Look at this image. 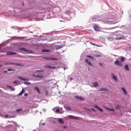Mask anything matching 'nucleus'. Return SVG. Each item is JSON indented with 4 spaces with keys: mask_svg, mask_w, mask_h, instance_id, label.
<instances>
[{
    "mask_svg": "<svg viewBox=\"0 0 131 131\" xmlns=\"http://www.w3.org/2000/svg\"><path fill=\"white\" fill-rule=\"evenodd\" d=\"M125 60V58L124 57H122L121 59H120V61H121V62H124Z\"/></svg>",
    "mask_w": 131,
    "mask_h": 131,
    "instance_id": "obj_34",
    "label": "nucleus"
},
{
    "mask_svg": "<svg viewBox=\"0 0 131 131\" xmlns=\"http://www.w3.org/2000/svg\"><path fill=\"white\" fill-rule=\"evenodd\" d=\"M63 127L64 128H67V127H66V126H64Z\"/></svg>",
    "mask_w": 131,
    "mask_h": 131,
    "instance_id": "obj_51",
    "label": "nucleus"
},
{
    "mask_svg": "<svg viewBox=\"0 0 131 131\" xmlns=\"http://www.w3.org/2000/svg\"><path fill=\"white\" fill-rule=\"evenodd\" d=\"M25 90L24 89H23L22 91L20 92V93L18 94V96H21V95H23L24 94Z\"/></svg>",
    "mask_w": 131,
    "mask_h": 131,
    "instance_id": "obj_29",
    "label": "nucleus"
},
{
    "mask_svg": "<svg viewBox=\"0 0 131 131\" xmlns=\"http://www.w3.org/2000/svg\"><path fill=\"white\" fill-rule=\"evenodd\" d=\"M108 21L107 22V23H110L111 24H115L116 23L115 22H113V21L112 20V19H107Z\"/></svg>",
    "mask_w": 131,
    "mask_h": 131,
    "instance_id": "obj_18",
    "label": "nucleus"
},
{
    "mask_svg": "<svg viewBox=\"0 0 131 131\" xmlns=\"http://www.w3.org/2000/svg\"><path fill=\"white\" fill-rule=\"evenodd\" d=\"M2 52H3V51H0V53H2Z\"/></svg>",
    "mask_w": 131,
    "mask_h": 131,
    "instance_id": "obj_54",
    "label": "nucleus"
},
{
    "mask_svg": "<svg viewBox=\"0 0 131 131\" xmlns=\"http://www.w3.org/2000/svg\"><path fill=\"white\" fill-rule=\"evenodd\" d=\"M106 91H109V89L104 88H101L99 91H98L99 92H105Z\"/></svg>",
    "mask_w": 131,
    "mask_h": 131,
    "instance_id": "obj_14",
    "label": "nucleus"
},
{
    "mask_svg": "<svg viewBox=\"0 0 131 131\" xmlns=\"http://www.w3.org/2000/svg\"><path fill=\"white\" fill-rule=\"evenodd\" d=\"M69 118L73 119H78V117H75L74 116H70Z\"/></svg>",
    "mask_w": 131,
    "mask_h": 131,
    "instance_id": "obj_20",
    "label": "nucleus"
},
{
    "mask_svg": "<svg viewBox=\"0 0 131 131\" xmlns=\"http://www.w3.org/2000/svg\"><path fill=\"white\" fill-rule=\"evenodd\" d=\"M121 90L123 92L124 95H125V96H127V91H126L124 88H122Z\"/></svg>",
    "mask_w": 131,
    "mask_h": 131,
    "instance_id": "obj_8",
    "label": "nucleus"
},
{
    "mask_svg": "<svg viewBox=\"0 0 131 131\" xmlns=\"http://www.w3.org/2000/svg\"><path fill=\"white\" fill-rule=\"evenodd\" d=\"M115 108L116 110H119V109H121V106L119 105H117V106H115Z\"/></svg>",
    "mask_w": 131,
    "mask_h": 131,
    "instance_id": "obj_26",
    "label": "nucleus"
},
{
    "mask_svg": "<svg viewBox=\"0 0 131 131\" xmlns=\"http://www.w3.org/2000/svg\"><path fill=\"white\" fill-rule=\"evenodd\" d=\"M107 40H109L110 41H113L114 39H115V37H107Z\"/></svg>",
    "mask_w": 131,
    "mask_h": 131,
    "instance_id": "obj_16",
    "label": "nucleus"
},
{
    "mask_svg": "<svg viewBox=\"0 0 131 131\" xmlns=\"http://www.w3.org/2000/svg\"><path fill=\"white\" fill-rule=\"evenodd\" d=\"M64 46L62 45H58L55 47L56 50H59V49H62Z\"/></svg>",
    "mask_w": 131,
    "mask_h": 131,
    "instance_id": "obj_12",
    "label": "nucleus"
},
{
    "mask_svg": "<svg viewBox=\"0 0 131 131\" xmlns=\"http://www.w3.org/2000/svg\"><path fill=\"white\" fill-rule=\"evenodd\" d=\"M87 58H90V59H92V60H95V57L93 56L88 55Z\"/></svg>",
    "mask_w": 131,
    "mask_h": 131,
    "instance_id": "obj_28",
    "label": "nucleus"
},
{
    "mask_svg": "<svg viewBox=\"0 0 131 131\" xmlns=\"http://www.w3.org/2000/svg\"><path fill=\"white\" fill-rule=\"evenodd\" d=\"M56 113H60V109L57 108L56 110Z\"/></svg>",
    "mask_w": 131,
    "mask_h": 131,
    "instance_id": "obj_40",
    "label": "nucleus"
},
{
    "mask_svg": "<svg viewBox=\"0 0 131 131\" xmlns=\"http://www.w3.org/2000/svg\"><path fill=\"white\" fill-rule=\"evenodd\" d=\"M0 67H3V66H2V65H0Z\"/></svg>",
    "mask_w": 131,
    "mask_h": 131,
    "instance_id": "obj_52",
    "label": "nucleus"
},
{
    "mask_svg": "<svg viewBox=\"0 0 131 131\" xmlns=\"http://www.w3.org/2000/svg\"><path fill=\"white\" fill-rule=\"evenodd\" d=\"M50 50L49 49H43L41 50L42 53H50Z\"/></svg>",
    "mask_w": 131,
    "mask_h": 131,
    "instance_id": "obj_17",
    "label": "nucleus"
},
{
    "mask_svg": "<svg viewBox=\"0 0 131 131\" xmlns=\"http://www.w3.org/2000/svg\"><path fill=\"white\" fill-rule=\"evenodd\" d=\"M93 28L95 31H100V28H99V26L97 25H94Z\"/></svg>",
    "mask_w": 131,
    "mask_h": 131,
    "instance_id": "obj_7",
    "label": "nucleus"
},
{
    "mask_svg": "<svg viewBox=\"0 0 131 131\" xmlns=\"http://www.w3.org/2000/svg\"><path fill=\"white\" fill-rule=\"evenodd\" d=\"M7 87L9 88V89H10V90H11L12 92H14L15 91V88H13L10 85H7Z\"/></svg>",
    "mask_w": 131,
    "mask_h": 131,
    "instance_id": "obj_27",
    "label": "nucleus"
},
{
    "mask_svg": "<svg viewBox=\"0 0 131 131\" xmlns=\"http://www.w3.org/2000/svg\"><path fill=\"white\" fill-rule=\"evenodd\" d=\"M42 125H46V123H42Z\"/></svg>",
    "mask_w": 131,
    "mask_h": 131,
    "instance_id": "obj_50",
    "label": "nucleus"
},
{
    "mask_svg": "<svg viewBox=\"0 0 131 131\" xmlns=\"http://www.w3.org/2000/svg\"><path fill=\"white\" fill-rule=\"evenodd\" d=\"M114 63L116 65L119 66V67H122L123 66V64L121 63V61H119V60L118 59L115 61Z\"/></svg>",
    "mask_w": 131,
    "mask_h": 131,
    "instance_id": "obj_2",
    "label": "nucleus"
},
{
    "mask_svg": "<svg viewBox=\"0 0 131 131\" xmlns=\"http://www.w3.org/2000/svg\"><path fill=\"white\" fill-rule=\"evenodd\" d=\"M91 45H93V46H96V45L93 42L90 43Z\"/></svg>",
    "mask_w": 131,
    "mask_h": 131,
    "instance_id": "obj_49",
    "label": "nucleus"
},
{
    "mask_svg": "<svg viewBox=\"0 0 131 131\" xmlns=\"http://www.w3.org/2000/svg\"><path fill=\"white\" fill-rule=\"evenodd\" d=\"M66 14H67V15H70V14H72V12L68 10L66 12Z\"/></svg>",
    "mask_w": 131,
    "mask_h": 131,
    "instance_id": "obj_30",
    "label": "nucleus"
},
{
    "mask_svg": "<svg viewBox=\"0 0 131 131\" xmlns=\"http://www.w3.org/2000/svg\"><path fill=\"white\" fill-rule=\"evenodd\" d=\"M16 112H21V111H22V109H17V110H16Z\"/></svg>",
    "mask_w": 131,
    "mask_h": 131,
    "instance_id": "obj_41",
    "label": "nucleus"
},
{
    "mask_svg": "<svg viewBox=\"0 0 131 131\" xmlns=\"http://www.w3.org/2000/svg\"><path fill=\"white\" fill-rule=\"evenodd\" d=\"M99 64L100 65V66H101L102 67H103V64H102V63L99 62Z\"/></svg>",
    "mask_w": 131,
    "mask_h": 131,
    "instance_id": "obj_46",
    "label": "nucleus"
},
{
    "mask_svg": "<svg viewBox=\"0 0 131 131\" xmlns=\"http://www.w3.org/2000/svg\"><path fill=\"white\" fill-rule=\"evenodd\" d=\"M130 50H131V47H130Z\"/></svg>",
    "mask_w": 131,
    "mask_h": 131,
    "instance_id": "obj_56",
    "label": "nucleus"
},
{
    "mask_svg": "<svg viewBox=\"0 0 131 131\" xmlns=\"http://www.w3.org/2000/svg\"><path fill=\"white\" fill-rule=\"evenodd\" d=\"M7 71H16L15 69H8Z\"/></svg>",
    "mask_w": 131,
    "mask_h": 131,
    "instance_id": "obj_31",
    "label": "nucleus"
},
{
    "mask_svg": "<svg viewBox=\"0 0 131 131\" xmlns=\"http://www.w3.org/2000/svg\"><path fill=\"white\" fill-rule=\"evenodd\" d=\"M111 77H112L113 79H114L115 81H118V80L117 79V77H116V76H115L114 74L112 73Z\"/></svg>",
    "mask_w": 131,
    "mask_h": 131,
    "instance_id": "obj_4",
    "label": "nucleus"
},
{
    "mask_svg": "<svg viewBox=\"0 0 131 131\" xmlns=\"http://www.w3.org/2000/svg\"><path fill=\"white\" fill-rule=\"evenodd\" d=\"M85 62L88 65H89V66H93L92 63L91 61L89 60V59H85Z\"/></svg>",
    "mask_w": 131,
    "mask_h": 131,
    "instance_id": "obj_6",
    "label": "nucleus"
},
{
    "mask_svg": "<svg viewBox=\"0 0 131 131\" xmlns=\"http://www.w3.org/2000/svg\"><path fill=\"white\" fill-rule=\"evenodd\" d=\"M123 38H124V36H122L121 37H120L115 38V39H116L117 40H120V39H123Z\"/></svg>",
    "mask_w": 131,
    "mask_h": 131,
    "instance_id": "obj_19",
    "label": "nucleus"
},
{
    "mask_svg": "<svg viewBox=\"0 0 131 131\" xmlns=\"http://www.w3.org/2000/svg\"><path fill=\"white\" fill-rule=\"evenodd\" d=\"M0 92H1V90H0Z\"/></svg>",
    "mask_w": 131,
    "mask_h": 131,
    "instance_id": "obj_59",
    "label": "nucleus"
},
{
    "mask_svg": "<svg viewBox=\"0 0 131 131\" xmlns=\"http://www.w3.org/2000/svg\"><path fill=\"white\" fill-rule=\"evenodd\" d=\"M45 60H58V58H50L49 57H44Z\"/></svg>",
    "mask_w": 131,
    "mask_h": 131,
    "instance_id": "obj_10",
    "label": "nucleus"
},
{
    "mask_svg": "<svg viewBox=\"0 0 131 131\" xmlns=\"http://www.w3.org/2000/svg\"><path fill=\"white\" fill-rule=\"evenodd\" d=\"M66 108H67V110H69L70 111H71V110H72L71 108H70V107H69V106H67L66 107Z\"/></svg>",
    "mask_w": 131,
    "mask_h": 131,
    "instance_id": "obj_39",
    "label": "nucleus"
},
{
    "mask_svg": "<svg viewBox=\"0 0 131 131\" xmlns=\"http://www.w3.org/2000/svg\"><path fill=\"white\" fill-rule=\"evenodd\" d=\"M15 65L16 66H23V65L19 64V63H15Z\"/></svg>",
    "mask_w": 131,
    "mask_h": 131,
    "instance_id": "obj_42",
    "label": "nucleus"
},
{
    "mask_svg": "<svg viewBox=\"0 0 131 131\" xmlns=\"http://www.w3.org/2000/svg\"><path fill=\"white\" fill-rule=\"evenodd\" d=\"M93 85L94 88H98V86H99V84L98 83V82H93Z\"/></svg>",
    "mask_w": 131,
    "mask_h": 131,
    "instance_id": "obj_15",
    "label": "nucleus"
},
{
    "mask_svg": "<svg viewBox=\"0 0 131 131\" xmlns=\"http://www.w3.org/2000/svg\"><path fill=\"white\" fill-rule=\"evenodd\" d=\"M95 107L96 108H97V109H98V110H100L101 111V112H103V110L101 109V108L99 107V106L96 105V106H95Z\"/></svg>",
    "mask_w": 131,
    "mask_h": 131,
    "instance_id": "obj_35",
    "label": "nucleus"
},
{
    "mask_svg": "<svg viewBox=\"0 0 131 131\" xmlns=\"http://www.w3.org/2000/svg\"><path fill=\"white\" fill-rule=\"evenodd\" d=\"M46 68H48V69H56V67H54V66H49V65H47L46 66Z\"/></svg>",
    "mask_w": 131,
    "mask_h": 131,
    "instance_id": "obj_9",
    "label": "nucleus"
},
{
    "mask_svg": "<svg viewBox=\"0 0 131 131\" xmlns=\"http://www.w3.org/2000/svg\"><path fill=\"white\" fill-rule=\"evenodd\" d=\"M10 64H11L12 65H16V63H14V62H7L5 65H6V66H8V65H10Z\"/></svg>",
    "mask_w": 131,
    "mask_h": 131,
    "instance_id": "obj_23",
    "label": "nucleus"
},
{
    "mask_svg": "<svg viewBox=\"0 0 131 131\" xmlns=\"http://www.w3.org/2000/svg\"><path fill=\"white\" fill-rule=\"evenodd\" d=\"M18 81L17 80H16V81H13V83H15V84H17V83H18Z\"/></svg>",
    "mask_w": 131,
    "mask_h": 131,
    "instance_id": "obj_43",
    "label": "nucleus"
},
{
    "mask_svg": "<svg viewBox=\"0 0 131 131\" xmlns=\"http://www.w3.org/2000/svg\"><path fill=\"white\" fill-rule=\"evenodd\" d=\"M16 52H8L7 53V55L12 56L13 55H16Z\"/></svg>",
    "mask_w": 131,
    "mask_h": 131,
    "instance_id": "obj_11",
    "label": "nucleus"
},
{
    "mask_svg": "<svg viewBox=\"0 0 131 131\" xmlns=\"http://www.w3.org/2000/svg\"><path fill=\"white\" fill-rule=\"evenodd\" d=\"M25 97H27L28 96V94L27 93H25L24 94Z\"/></svg>",
    "mask_w": 131,
    "mask_h": 131,
    "instance_id": "obj_47",
    "label": "nucleus"
},
{
    "mask_svg": "<svg viewBox=\"0 0 131 131\" xmlns=\"http://www.w3.org/2000/svg\"><path fill=\"white\" fill-rule=\"evenodd\" d=\"M18 78H19V79H21V80H23V81L28 80V79H26L25 78H23L21 77H18Z\"/></svg>",
    "mask_w": 131,
    "mask_h": 131,
    "instance_id": "obj_24",
    "label": "nucleus"
},
{
    "mask_svg": "<svg viewBox=\"0 0 131 131\" xmlns=\"http://www.w3.org/2000/svg\"><path fill=\"white\" fill-rule=\"evenodd\" d=\"M43 111H44V112H45V108H43Z\"/></svg>",
    "mask_w": 131,
    "mask_h": 131,
    "instance_id": "obj_53",
    "label": "nucleus"
},
{
    "mask_svg": "<svg viewBox=\"0 0 131 131\" xmlns=\"http://www.w3.org/2000/svg\"><path fill=\"white\" fill-rule=\"evenodd\" d=\"M3 46H4V43H2L0 46V50H2V47H3Z\"/></svg>",
    "mask_w": 131,
    "mask_h": 131,
    "instance_id": "obj_45",
    "label": "nucleus"
},
{
    "mask_svg": "<svg viewBox=\"0 0 131 131\" xmlns=\"http://www.w3.org/2000/svg\"><path fill=\"white\" fill-rule=\"evenodd\" d=\"M3 73H8V71H3Z\"/></svg>",
    "mask_w": 131,
    "mask_h": 131,
    "instance_id": "obj_48",
    "label": "nucleus"
},
{
    "mask_svg": "<svg viewBox=\"0 0 131 131\" xmlns=\"http://www.w3.org/2000/svg\"><path fill=\"white\" fill-rule=\"evenodd\" d=\"M88 70H90V68H89Z\"/></svg>",
    "mask_w": 131,
    "mask_h": 131,
    "instance_id": "obj_57",
    "label": "nucleus"
},
{
    "mask_svg": "<svg viewBox=\"0 0 131 131\" xmlns=\"http://www.w3.org/2000/svg\"><path fill=\"white\" fill-rule=\"evenodd\" d=\"M124 69L126 70V71H130V69H129V67L127 64L125 65Z\"/></svg>",
    "mask_w": 131,
    "mask_h": 131,
    "instance_id": "obj_13",
    "label": "nucleus"
},
{
    "mask_svg": "<svg viewBox=\"0 0 131 131\" xmlns=\"http://www.w3.org/2000/svg\"><path fill=\"white\" fill-rule=\"evenodd\" d=\"M6 117H8V115H6Z\"/></svg>",
    "mask_w": 131,
    "mask_h": 131,
    "instance_id": "obj_58",
    "label": "nucleus"
},
{
    "mask_svg": "<svg viewBox=\"0 0 131 131\" xmlns=\"http://www.w3.org/2000/svg\"><path fill=\"white\" fill-rule=\"evenodd\" d=\"M35 71L36 72H45V71L42 70H37Z\"/></svg>",
    "mask_w": 131,
    "mask_h": 131,
    "instance_id": "obj_33",
    "label": "nucleus"
},
{
    "mask_svg": "<svg viewBox=\"0 0 131 131\" xmlns=\"http://www.w3.org/2000/svg\"><path fill=\"white\" fill-rule=\"evenodd\" d=\"M31 33H32V32H30Z\"/></svg>",
    "mask_w": 131,
    "mask_h": 131,
    "instance_id": "obj_55",
    "label": "nucleus"
},
{
    "mask_svg": "<svg viewBox=\"0 0 131 131\" xmlns=\"http://www.w3.org/2000/svg\"><path fill=\"white\" fill-rule=\"evenodd\" d=\"M75 99H76L77 100H80L81 101H84V100L83 97L78 96V95L75 96Z\"/></svg>",
    "mask_w": 131,
    "mask_h": 131,
    "instance_id": "obj_5",
    "label": "nucleus"
},
{
    "mask_svg": "<svg viewBox=\"0 0 131 131\" xmlns=\"http://www.w3.org/2000/svg\"><path fill=\"white\" fill-rule=\"evenodd\" d=\"M32 76H33V77H37V75H34V74H33L32 75Z\"/></svg>",
    "mask_w": 131,
    "mask_h": 131,
    "instance_id": "obj_44",
    "label": "nucleus"
},
{
    "mask_svg": "<svg viewBox=\"0 0 131 131\" xmlns=\"http://www.w3.org/2000/svg\"><path fill=\"white\" fill-rule=\"evenodd\" d=\"M92 19V21H99L100 20V16H94Z\"/></svg>",
    "mask_w": 131,
    "mask_h": 131,
    "instance_id": "obj_3",
    "label": "nucleus"
},
{
    "mask_svg": "<svg viewBox=\"0 0 131 131\" xmlns=\"http://www.w3.org/2000/svg\"><path fill=\"white\" fill-rule=\"evenodd\" d=\"M94 56V57H96V58H98L99 57H102V56H101L99 54H95Z\"/></svg>",
    "mask_w": 131,
    "mask_h": 131,
    "instance_id": "obj_37",
    "label": "nucleus"
},
{
    "mask_svg": "<svg viewBox=\"0 0 131 131\" xmlns=\"http://www.w3.org/2000/svg\"><path fill=\"white\" fill-rule=\"evenodd\" d=\"M69 76H68V79H69V80H70V81H72V80H73V78H72V77L69 78Z\"/></svg>",
    "mask_w": 131,
    "mask_h": 131,
    "instance_id": "obj_38",
    "label": "nucleus"
},
{
    "mask_svg": "<svg viewBox=\"0 0 131 131\" xmlns=\"http://www.w3.org/2000/svg\"><path fill=\"white\" fill-rule=\"evenodd\" d=\"M35 90L37 92L38 94H40V91L39 90V88H38V87H36L35 88Z\"/></svg>",
    "mask_w": 131,
    "mask_h": 131,
    "instance_id": "obj_22",
    "label": "nucleus"
},
{
    "mask_svg": "<svg viewBox=\"0 0 131 131\" xmlns=\"http://www.w3.org/2000/svg\"><path fill=\"white\" fill-rule=\"evenodd\" d=\"M24 83H25V84H26V85H30V84H31V82H27V81L24 82Z\"/></svg>",
    "mask_w": 131,
    "mask_h": 131,
    "instance_id": "obj_32",
    "label": "nucleus"
},
{
    "mask_svg": "<svg viewBox=\"0 0 131 131\" xmlns=\"http://www.w3.org/2000/svg\"><path fill=\"white\" fill-rule=\"evenodd\" d=\"M37 77L38 78H43V76L40 75H37Z\"/></svg>",
    "mask_w": 131,
    "mask_h": 131,
    "instance_id": "obj_36",
    "label": "nucleus"
},
{
    "mask_svg": "<svg viewBox=\"0 0 131 131\" xmlns=\"http://www.w3.org/2000/svg\"><path fill=\"white\" fill-rule=\"evenodd\" d=\"M106 110H108V111H112V112H114L115 110L114 108H110L109 107H105Z\"/></svg>",
    "mask_w": 131,
    "mask_h": 131,
    "instance_id": "obj_21",
    "label": "nucleus"
},
{
    "mask_svg": "<svg viewBox=\"0 0 131 131\" xmlns=\"http://www.w3.org/2000/svg\"><path fill=\"white\" fill-rule=\"evenodd\" d=\"M19 51H24V52H27V54H33V51H31V50H28L26 49H25V48H21L19 49Z\"/></svg>",
    "mask_w": 131,
    "mask_h": 131,
    "instance_id": "obj_1",
    "label": "nucleus"
},
{
    "mask_svg": "<svg viewBox=\"0 0 131 131\" xmlns=\"http://www.w3.org/2000/svg\"><path fill=\"white\" fill-rule=\"evenodd\" d=\"M58 121L59 123H61V124H64V121H63V120H62V119H59Z\"/></svg>",
    "mask_w": 131,
    "mask_h": 131,
    "instance_id": "obj_25",
    "label": "nucleus"
}]
</instances>
